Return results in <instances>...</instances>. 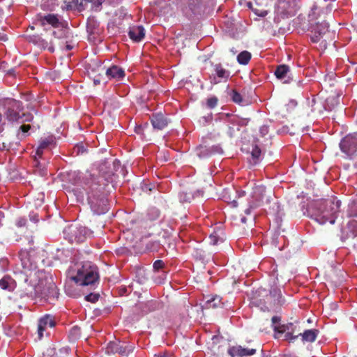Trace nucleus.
I'll return each instance as SVG.
<instances>
[{
  "label": "nucleus",
  "instance_id": "09e8293b",
  "mask_svg": "<svg viewBox=\"0 0 357 357\" xmlns=\"http://www.w3.org/2000/svg\"><path fill=\"white\" fill-rule=\"evenodd\" d=\"M104 79H105V78L103 77V76L101 75L100 74H99L98 77L96 76H94V77H93V83H94L95 85H98V84H100V82L102 81H103Z\"/></svg>",
  "mask_w": 357,
  "mask_h": 357
},
{
  "label": "nucleus",
  "instance_id": "dca6fc26",
  "mask_svg": "<svg viewBox=\"0 0 357 357\" xmlns=\"http://www.w3.org/2000/svg\"><path fill=\"white\" fill-rule=\"evenodd\" d=\"M151 122L154 129L162 130L167 126L169 120L162 113L158 112L152 114Z\"/></svg>",
  "mask_w": 357,
  "mask_h": 357
},
{
  "label": "nucleus",
  "instance_id": "4d7b16f0",
  "mask_svg": "<svg viewBox=\"0 0 357 357\" xmlns=\"http://www.w3.org/2000/svg\"><path fill=\"white\" fill-rule=\"evenodd\" d=\"M77 331H79V329H78L77 328H76V327H74V328H73L71 329V331H70V333H75V332H77Z\"/></svg>",
  "mask_w": 357,
  "mask_h": 357
},
{
  "label": "nucleus",
  "instance_id": "f704fd0d",
  "mask_svg": "<svg viewBox=\"0 0 357 357\" xmlns=\"http://www.w3.org/2000/svg\"><path fill=\"white\" fill-rule=\"evenodd\" d=\"M251 59V54L248 51H243L237 56V61L241 65H247Z\"/></svg>",
  "mask_w": 357,
  "mask_h": 357
},
{
  "label": "nucleus",
  "instance_id": "6ab92c4d",
  "mask_svg": "<svg viewBox=\"0 0 357 357\" xmlns=\"http://www.w3.org/2000/svg\"><path fill=\"white\" fill-rule=\"evenodd\" d=\"M90 203L92 210L98 215L104 214L108 211L107 200L105 198L91 199Z\"/></svg>",
  "mask_w": 357,
  "mask_h": 357
},
{
  "label": "nucleus",
  "instance_id": "2f4dec72",
  "mask_svg": "<svg viewBox=\"0 0 357 357\" xmlns=\"http://www.w3.org/2000/svg\"><path fill=\"white\" fill-rule=\"evenodd\" d=\"M289 71V67L287 65H280L277 67L275 71V75L280 79H284L287 74Z\"/></svg>",
  "mask_w": 357,
  "mask_h": 357
},
{
  "label": "nucleus",
  "instance_id": "0eeeda50",
  "mask_svg": "<svg viewBox=\"0 0 357 357\" xmlns=\"http://www.w3.org/2000/svg\"><path fill=\"white\" fill-rule=\"evenodd\" d=\"M70 180L74 185H81L84 188H92L93 185H100L98 178L89 172L85 174L74 172L70 174Z\"/></svg>",
  "mask_w": 357,
  "mask_h": 357
},
{
  "label": "nucleus",
  "instance_id": "0e129e2a",
  "mask_svg": "<svg viewBox=\"0 0 357 357\" xmlns=\"http://www.w3.org/2000/svg\"><path fill=\"white\" fill-rule=\"evenodd\" d=\"M102 227H103V225H100V229H101Z\"/></svg>",
  "mask_w": 357,
  "mask_h": 357
},
{
  "label": "nucleus",
  "instance_id": "c03bdc74",
  "mask_svg": "<svg viewBox=\"0 0 357 357\" xmlns=\"http://www.w3.org/2000/svg\"><path fill=\"white\" fill-rule=\"evenodd\" d=\"M99 298V295L97 294L91 293L85 296V300L91 303H96Z\"/></svg>",
  "mask_w": 357,
  "mask_h": 357
},
{
  "label": "nucleus",
  "instance_id": "f257e3e1",
  "mask_svg": "<svg viewBox=\"0 0 357 357\" xmlns=\"http://www.w3.org/2000/svg\"><path fill=\"white\" fill-rule=\"evenodd\" d=\"M3 105L6 109L4 116L9 123L20 124L33 121V115L31 113L23 112L20 114L24 109L21 101L13 98H6L3 101Z\"/></svg>",
  "mask_w": 357,
  "mask_h": 357
},
{
  "label": "nucleus",
  "instance_id": "6e6d98bb",
  "mask_svg": "<svg viewBox=\"0 0 357 357\" xmlns=\"http://www.w3.org/2000/svg\"><path fill=\"white\" fill-rule=\"evenodd\" d=\"M65 49L66 50H70L73 49V46L69 45V44H66V46H65Z\"/></svg>",
  "mask_w": 357,
  "mask_h": 357
},
{
  "label": "nucleus",
  "instance_id": "72a5a7b5",
  "mask_svg": "<svg viewBox=\"0 0 357 357\" xmlns=\"http://www.w3.org/2000/svg\"><path fill=\"white\" fill-rule=\"evenodd\" d=\"M192 255L196 259L202 261L207 259L210 255L202 248H195Z\"/></svg>",
  "mask_w": 357,
  "mask_h": 357
},
{
  "label": "nucleus",
  "instance_id": "412c9836",
  "mask_svg": "<svg viewBox=\"0 0 357 357\" xmlns=\"http://www.w3.org/2000/svg\"><path fill=\"white\" fill-rule=\"evenodd\" d=\"M268 298L273 301L274 306H282L286 303L280 289L278 287H273L271 289Z\"/></svg>",
  "mask_w": 357,
  "mask_h": 357
},
{
  "label": "nucleus",
  "instance_id": "de8ad7c7",
  "mask_svg": "<svg viewBox=\"0 0 357 357\" xmlns=\"http://www.w3.org/2000/svg\"><path fill=\"white\" fill-rule=\"evenodd\" d=\"M274 330L277 331V329H275V326L279 327L280 325H279L280 321V317L278 316H273L271 319Z\"/></svg>",
  "mask_w": 357,
  "mask_h": 357
},
{
  "label": "nucleus",
  "instance_id": "4468645a",
  "mask_svg": "<svg viewBox=\"0 0 357 357\" xmlns=\"http://www.w3.org/2000/svg\"><path fill=\"white\" fill-rule=\"evenodd\" d=\"M55 326L54 318L49 314H46L38 320V338L41 339L43 337V332L47 328H52Z\"/></svg>",
  "mask_w": 357,
  "mask_h": 357
},
{
  "label": "nucleus",
  "instance_id": "423d86ee",
  "mask_svg": "<svg viewBox=\"0 0 357 357\" xmlns=\"http://www.w3.org/2000/svg\"><path fill=\"white\" fill-rule=\"evenodd\" d=\"M205 0H185L181 6L182 13L188 18H192L207 12Z\"/></svg>",
  "mask_w": 357,
  "mask_h": 357
},
{
  "label": "nucleus",
  "instance_id": "864d4df0",
  "mask_svg": "<svg viewBox=\"0 0 357 357\" xmlns=\"http://www.w3.org/2000/svg\"><path fill=\"white\" fill-rule=\"evenodd\" d=\"M84 231V235H87L88 236H91L92 234H93V231L89 230V229H87L86 228H84L83 230L81 231Z\"/></svg>",
  "mask_w": 357,
  "mask_h": 357
},
{
  "label": "nucleus",
  "instance_id": "f8f14e48",
  "mask_svg": "<svg viewBox=\"0 0 357 357\" xmlns=\"http://www.w3.org/2000/svg\"><path fill=\"white\" fill-rule=\"evenodd\" d=\"M36 20L42 26L48 24L53 27H59L60 24L59 16L55 14L43 15L41 13H38L36 16Z\"/></svg>",
  "mask_w": 357,
  "mask_h": 357
},
{
  "label": "nucleus",
  "instance_id": "f3484780",
  "mask_svg": "<svg viewBox=\"0 0 357 357\" xmlns=\"http://www.w3.org/2000/svg\"><path fill=\"white\" fill-rule=\"evenodd\" d=\"M357 236V222L351 221L342 230L341 239L345 241L349 239H353Z\"/></svg>",
  "mask_w": 357,
  "mask_h": 357
},
{
  "label": "nucleus",
  "instance_id": "393cba45",
  "mask_svg": "<svg viewBox=\"0 0 357 357\" xmlns=\"http://www.w3.org/2000/svg\"><path fill=\"white\" fill-rule=\"evenodd\" d=\"M63 6H61L62 9H66L67 10L77 9L79 11H82L84 9V6L83 3V1L79 0H71L67 1L66 0H63Z\"/></svg>",
  "mask_w": 357,
  "mask_h": 357
},
{
  "label": "nucleus",
  "instance_id": "c756f323",
  "mask_svg": "<svg viewBox=\"0 0 357 357\" xmlns=\"http://www.w3.org/2000/svg\"><path fill=\"white\" fill-rule=\"evenodd\" d=\"M53 143L54 139L52 137L42 140L36 149V155L40 158L43 153L44 149H47L50 145H51Z\"/></svg>",
  "mask_w": 357,
  "mask_h": 357
},
{
  "label": "nucleus",
  "instance_id": "20e7f679",
  "mask_svg": "<svg viewBox=\"0 0 357 357\" xmlns=\"http://www.w3.org/2000/svg\"><path fill=\"white\" fill-rule=\"evenodd\" d=\"M98 267L91 262H85L77 269V274L73 280L81 286L94 284L98 281Z\"/></svg>",
  "mask_w": 357,
  "mask_h": 357
},
{
  "label": "nucleus",
  "instance_id": "2eb2a0df",
  "mask_svg": "<svg viewBox=\"0 0 357 357\" xmlns=\"http://www.w3.org/2000/svg\"><path fill=\"white\" fill-rule=\"evenodd\" d=\"M266 3L267 0H254L249 1L248 6L258 16L264 17L268 14V10L266 9Z\"/></svg>",
  "mask_w": 357,
  "mask_h": 357
},
{
  "label": "nucleus",
  "instance_id": "9b49d317",
  "mask_svg": "<svg viewBox=\"0 0 357 357\" xmlns=\"http://www.w3.org/2000/svg\"><path fill=\"white\" fill-rule=\"evenodd\" d=\"M257 351L255 348L243 347L240 345L230 347L227 352L231 357H248L254 355Z\"/></svg>",
  "mask_w": 357,
  "mask_h": 357
},
{
  "label": "nucleus",
  "instance_id": "5701e85b",
  "mask_svg": "<svg viewBox=\"0 0 357 357\" xmlns=\"http://www.w3.org/2000/svg\"><path fill=\"white\" fill-rule=\"evenodd\" d=\"M275 12L283 18L288 17L292 13L289 3L286 1H280L278 2L275 7Z\"/></svg>",
  "mask_w": 357,
  "mask_h": 357
},
{
  "label": "nucleus",
  "instance_id": "5fc2aeb1",
  "mask_svg": "<svg viewBox=\"0 0 357 357\" xmlns=\"http://www.w3.org/2000/svg\"><path fill=\"white\" fill-rule=\"evenodd\" d=\"M8 40L7 36L0 32V41H6Z\"/></svg>",
  "mask_w": 357,
  "mask_h": 357
},
{
  "label": "nucleus",
  "instance_id": "9d476101",
  "mask_svg": "<svg viewBox=\"0 0 357 357\" xmlns=\"http://www.w3.org/2000/svg\"><path fill=\"white\" fill-rule=\"evenodd\" d=\"M29 40L43 49H47L51 52L54 51L55 43L52 38H43L39 35H33L29 36Z\"/></svg>",
  "mask_w": 357,
  "mask_h": 357
},
{
  "label": "nucleus",
  "instance_id": "4be33fe9",
  "mask_svg": "<svg viewBox=\"0 0 357 357\" xmlns=\"http://www.w3.org/2000/svg\"><path fill=\"white\" fill-rule=\"evenodd\" d=\"M19 257L24 270H31L35 266L27 250H21L19 252Z\"/></svg>",
  "mask_w": 357,
  "mask_h": 357
},
{
  "label": "nucleus",
  "instance_id": "ea45409f",
  "mask_svg": "<svg viewBox=\"0 0 357 357\" xmlns=\"http://www.w3.org/2000/svg\"><path fill=\"white\" fill-rule=\"evenodd\" d=\"M218 99L215 96H212L207 99L206 105L208 108L213 109L218 105Z\"/></svg>",
  "mask_w": 357,
  "mask_h": 357
},
{
  "label": "nucleus",
  "instance_id": "473e14b6",
  "mask_svg": "<svg viewBox=\"0 0 357 357\" xmlns=\"http://www.w3.org/2000/svg\"><path fill=\"white\" fill-rule=\"evenodd\" d=\"M231 98L232 101L241 105H248V101L243 99L242 96L236 90H232L231 92Z\"/></svg>",
  "mask_w": 357,
  "mask_h": 357
},
{
  "label": "nucleus",
  "instance_id": "b1692460",
  "mask_svg": "<svg viewBox=\"0 0 357 357\" xmlns=\"http://www.w3.org/2000/svg\"><path fill=\"white\" fill-rule=\"evenodd\" d=\"M319 334L317 329H307L305 330L303 333H298V337H301L303 342H314Z\"/></svg>",
  "mask_w": 357,
  "mask_h": 357
},
{
  "label": "nucleus",
  "instance_id": "1a4fd4ad",
  "mask_svg": "<svg viewBox=\"0 0 357 357\" xmlns=\"http://www.w3.org/2000/svg\"><path fill=\"white\" fill-rule=\"evenodd\" d=\"M134 347L126 342L120 341L109 342L106 348L107 354H119L123 356H128L133 351Z\"/></svg>",
  "mask_w": 357,
  "mask_h": 357
},
{
  "label": "nucleus",
  "instance_id": "4c0bfd02",
  "mask_svg": "<svg viewBox=\"0 0 357 357\" xmlns=\"http://www.w3.org/2000/svg\"><path fill=\"white\" fill-rule=\"evenodd\" d=\"M261 153V149L257 146H255L251 152V155L253 160L254 165L257 164L259 162Z\"/></svg>",
  "mask_w": 357,
  "mask_h": 357
},
{
  "label": "nucleus",
  "instance_id": "e2e57ef3",
  "mask_svg": "<svg viewBox=\"0 0 357 357\" xmlns=\"http://www.w3.org/2000/svg\"><path fill=\"white\" fill-rule=\"evenodd\" d=\"M155 357H167V356L165 355H158V356H156Z\"/></svg>",
  "mask_w": 357,
  "mask_h": 357
},
{
  "label": "nucleus",
  "instance_id": "a211bd4d",
  "mask_svg": "<svg viewBox=\"0 0 357 357\" xmlns=\"http://www.w3.org/2000/svg\"><path fill=\"white\" fill-rule=\"evenodd\" d=\"M99 68L102 72L105 73L106 77L109 79L120 80L125 77L124 70L117 66H112L106 70H105V68H102L101 66H100Z\"/></svg>",
  "mask_w": 357,
  "mask_h": 357
},
{
  "label": "nucleus",
  "instance_id": "8fccbe9b",
  "mask_svg": "<svg viewBox=\"0 0 357 357\" xmlns=\"http://www.w3.org/2000/svg\"><path fill=\"white\" fill-rule=\"evenodd\" d=\"M260 132L262 136H265L268 132V127L267 126H263L260 128Z\"/></svg>",
  "mask_w": 357,
  "mask_h": 357
},
{
  "label": "nucleus",
  "instance_id": "c85d7f7f",
  "mask_svg": "<svg viewBox=\"0 0 357 357\" xmlns=\"http://www.w3.org/2000/svg\"><path fill=\"white\" fill-rule=\"evenodd\" d=\"M208 239L209 243L213 245H217L225 241L223 233L220 230L215 231L212 234H211L208 237Z\"/></svg>",
  "mask_w": 357,
  "mask_h": 357
},
{
  "label": "nucleus",
  "instance_id": "cd10ccee",
  "mask_svg": "<svg viewBox=\"0 0 357 357\" xmlns=\"http://www.w3.org/2000/svg\"><path fill=\"white\" fill-rule=\"evenodd\" d=\"M224 305L222 301V298L219 296H215L207 300L204 303V307L206 309H216L222 307Z\"/></svg>",
  "mask_w": 357,
  "mask_h": 357
},
{
  "label": "nucleus",
  "instance_id": "aec40b11",
  "mask_svg": "<svg viewBox=\"0 0 357 357\" xmlns=\"http://www.w3.org/2000/svg\"><path fill=\"white\" fill-rule=\"evenodd\" d=\"M128 36L132 41L139 43L145 37L144 28L142 26H134L129 29Z\"/></svg>",
  "mask_w": 357,
  "mask_h": 357
},
{
  "label": "nucleus",
  "instance_id": "3c124183",
  "mask_svg": "<svg viewBox=\"0 0 357 357\" xmlns=\"http://www.w3.org/2000/svg\"><path fill=\"white\" fill-rule=\"evenodd\" d=\"M26 222V220L24 218H20L19 220H17L16 225L17 227H22L25 226Z\"/></svg>",
  "mask_w": 357,
  "mask_h": 357
},
{
  "label": "nucleus",
  "instance_id": "e433bc0d",
  "mask_svg": "<svg viewBox=\"0 0 357 357\" xmlns=\"http://www.w3.org/2000/svg\"><path fill=\"white\" fill-rule=\"evenodd\" d=\"M31 127L29 124H22L20 126L17 135L19 139L25 137L27 135L28 132L31 130Z\"/></svg>",
  "mask_w": 357,
  "mask_h": 357
},
{
  "label": "nucleus",
  "instance_id": "7ed1b4c3",
  "mask_svg": "<svg viewBox=\"0 0 357 357\" xmlns=\"http://www.w3.org/2000/svg\"><path fill=\"white\" fill-rule=\"evenodd\" d=\"M310 38L312 43H319L320 46L326 49L327 45L334 41L335 33L329 30L328 24L326 22H317L311 26Z\"/></svg>",
  "mask_w": 357,
  "mask_h": 357
},
{
  "label": "nucleus",
  "instance_id": "bb28decb",
  "mask_svg": "<svg viewBox=\"0 0 357 357\" xmlns=\"http://www.w3.org/2000/svg\"><path fill=\"white\" fill-rule=\"evenodd\" d=\"M0 287L3 290L13 291H14L16 284L15 280L12 279L11 277L6 275L0 280Z\"/></svg>",
  "mask_w": 357,
  "mask_h": 357
},
{
  "label": "nucleus",
  "instance_id": "37998d69",
  "mask_svg": "<svg viewBox=\"0 0 357 357\" xmlns=\"http://www.w3.org/2000/svg\"><path fill=\"white\" fill-rule=\"evenodd\" d=\"M52 36L56 40L66 37V31L63 29H59L58 31H53Z\"/></svg>",
  "mask_w": 357,
  "mask_h": 357
},
{
  "label": "nucleus",
  "instance_id": "49530a36",
  "mask_svg": "<svg viewBox=\"0 0 357 357\" xmlns=\"http://www.w3.org/2000/svg\"><path fill=\"white\" fill-rule=\"evenodd\" d=\"M154 188H155V185L151 183H150V184L143 183L142 185V189L145 192H151Z\"/></svg>",
  "mask_w": 357,
  "mask_h": 357
},
{
  "label": "nucleus",
  "instance_id": "13d9d810",
  "mask_svg": "<svg viewBox=\"0 0 357 357\" xmlns=\"http://www.w3.org/2000/svg\"><path fill=\"white\" fill-rule=\"evenodd\" d=\"M250 211H251L250 208H247L246 210H245V214L249 215L250 213Z\"/></svg>",
  "mask_w": 357,
  "mask_h": 357
},
{
  "label": "nucleus",
  "instance_id": "a18cd8bd",
  "mask_svg": "<svg viewBox=\"0 0 357 357\" xmlns=\"http://www.w3.org/2000/svg\"><path fill=\"white\" fill-rule=\"evenodd\" d=\"M165 265V263L163 261L158 259L155 261L153 263V267L155 271H159L160 269L162 268Z\"/></svg>",
  "mask_w": 357,
  "mask_h": 357
},
{
  "label": "nucleus",
  "instance_id": "c9c22d12",
  "mask_svg": "<svg viewBox=\"0 0 357 357\" xmlns=\"http://www.w3.org/2000/svg\"><path fill=\"white\" fill-rule=\"evenodd\" d=\"M347 213L349 217H357V197L348 205Z\"/></svg>",
  "mask_w": 357,
  "mask_h": 357
},
{
  "label": "nucleus",
  "instance_id": "39448f33",
  "mask_svg": "<svg viewBox=\"0 0 357 357\" xmlns=\"http://www.w3.org/2000/svg\"><path fill=\"white\" fill-rule=\"evenodd\" d=\"M34 291L36 296L46 300L55 299L59 296L58 289L52 278L40 280L35 287Z\"/></svg>",
  "mask_w": 357,
  "mask_h": 357
},
{
  "label": "nucleus",
  "instance_id": "58836bf2",
  "mask_svg": "<svg viewBox=\"0 0 357 357\" xmlns=\"http://www.w3.org/2000/svg\"><path fill=\"white\" fill-rule=\"evenodd\" d=\"M149 218L152 220L159 218L160 215V211L156 208H151L149 211Z\"/></svg>",
  "mask_w": 357,
  "mask_h": 357
},
{
  "label": "nucleus",
  "instance_id": "7c9ffc66",
  "mask_svg": "<svg viewBox=\"0 0 357 357\" xmlns=\"http://www.w3.org/2000/svg\"><path fill=\"white\" fill-rule=\"evenodd\" d=\"M59 0H42L41 8L45 10H54L59 4Z\"/></svg>",
  "mask_w": 357,
  "mask_h": 357
},
{
  "label": "nucleus",
  "instance_id": "a878e982",
  "mask_svg": "<svg viewBox=\"0 0 357 357\" xmlns=\"http://www.w3.org/2000/svg\"><path fill=\"white\" fill-rule=\"evenodd\" d=\"M275 329H277L278 332H287L294 334H298L301 331L298 322L288 323L287 324L281 325L279 327L275 326Z\"/></svg>",
  "mask_w": 357,
  "mask_h": 357
},
{
  "label": "nucleus",
  "instance_id": "052dcab7",
  "mask_svg": "<svg viewBox=\"0 0 357 357\" xmlns=\"http://www.w3.org/2000/svg\"><path fill=\"white\" fill-rule=\"evenodd\" d=\"M33 220L34 222H38V218H37V216H36V215L33 216Z\"/></svg>",
  "mask_w": 357,
  "mask_h": 357
},
{
  "label": "nucleus",
  "instance_id": "f03ea898",
  "mask_svg": "<svg viewBox=\"0 0 357 357\" xmlns=\"http://www.w3.org/2000/svg\"><path fill=\"white\" fill-rule=\"evenodd\" d=\"M340 202L335 198L319 202L317 204L318 210L313 215L314 219L320 225L328 222L333 224L335 222L336 214L340 211Z\"/></svg>",
  "mask_w": 357,
  "mask_h": 357
},
{
  "label": "nucleus",
  "instance_id": "79ce46f5",
  "mask_svg": "<svg viewBox=\"0 0 357 357\" xmlns=\"http://www.w3.org/2000/svg\"><path fill=\"white\" fill-rule=\"evenodd\" d=\"M104 0H90L89 3H92V9L95 11L100 10V6L103 3Z\"/></svg>",
  "mask_w": 357,
  "mask_h": 357
},
{
  "label": "nucleus",
  "instance_id": "6e6552de",
  "mask_svg": "<svg viewBox=\"0 0 357 357\" xmlns=\"http://www.w3.org/2000/svg\"><path fill=\"white\" fill-rule=\"evenodd\" d=\"M340 148L349 158L357 156V135L345 136L340 143Z\"/></svg>",
  "mask_w": 357,
  "mask_h": 357
},
{
  "label": "nucleus",
  "instance_id": "ddd939ff",
  "mask_svg": "<svg viewBox=\"0 0 357 357\" xmlns=\"http://www.w3.org/2000/svg\"><path fill=\"white\" fill-rule=\"evenodd\" d=\"M214 73L212 74L213 80L215 84L221 82H226L230 76V72L223 68L221 63L213 65Z\"/></svg>",
  "mask_w": 357,
  "mask_h": 357
},
{
  "label": "nucleus",
  "instance_id": "bf43d9fd",
  "mask_svg": "<svg viewBox=\"0 0 357 357\" xmlns=\"http://www.w3.org/2000/svg\"><path fill=\"white\" fill-rule=\"evenodd\" d=\"M241 221L242 223H244V224L246 223V218H245V217L241 218Z\"/></svg>",
  "mask_w": 357,
  "mask_h": 357
},
{
  "label": "nucleus",
  "instance_id": "a19ab883",
  "mask_svg": "<svg viewBox=\"0 0 357 357\" xmlns=\"http://www.w3.org/2000/svg\"><path fill=\"white\" fill-rule=\"evenodd\" d=\"M279 333L284 334V340L289 341V342H293L298 337V333L294 335V333H287V332H278Z\"/></svg>",
  "mask_w": 357,
  "mask_h": 357
},
{
  "label": "nucleus",
  "instance_id": "603ef678",
  "mask_svg": "<svg viewBox=\"0 0 357 357\" xmlns=\"http://www.w3.org/2000/svg\"><path fill=\"white\" fill-rule=\"evenodd\" d=\"M77 154H79V153H83L85 152V149H84V146H82V145H77Z\"/></svg>",
  "mask_w": 357,
  "mask_h": 357
},
{
  "label": "nucleus",
  "instance_id": "680f3d73",
  "mask_svg": "<svg viewBox=\"0 0 357 357\" xmlns=\"http://www.w3.org/2000/svg\"><path fill=\"white\" fill-rule=\"evenodd\" d=\"M13 72H14V70H10L8 71V73L10 74V75H12L13 73Z\"/></svg>",
  "mask_w": 357,
  "mask_h": 357
}]
</instances>
